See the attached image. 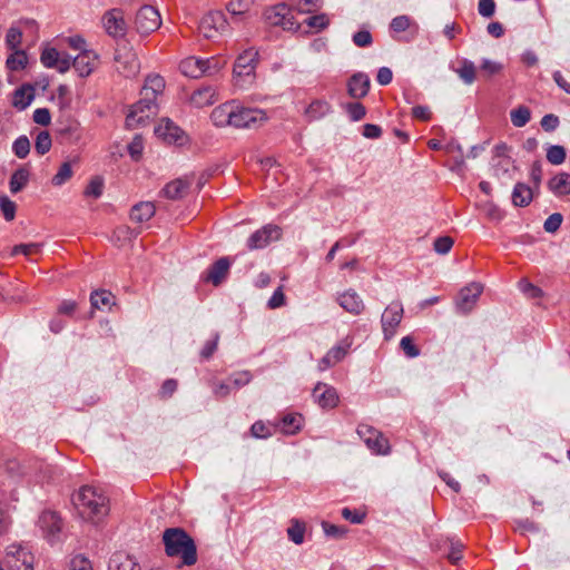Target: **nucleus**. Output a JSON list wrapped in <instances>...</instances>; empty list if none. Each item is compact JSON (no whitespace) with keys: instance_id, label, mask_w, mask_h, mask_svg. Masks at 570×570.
I'll list each match as a JSON object with an SVG mask.
<instances>
[{"instance_id":"obj_1","label":"nucleus","mask_w":570,"mask_h":570,"mask_svg":"<svg viewBox=\"0 0 570 570\" xmlns=\"http://www.w3.org/2000/svg\"><path fill=\"white\" fill-rule=\"evenodd\" d=\"M165 552L170 558H179L183 566L197 562V546L191 535L183 528H167L163 532Z\"/></svg>"},{"instance_id":"obj_2","label":"nucleus","mask_w":570,"mask_h":570,"mask_svg":"<svg viewBox=\"0 0 570 570\" xmlns=\"http://www.w3.org/2000/svg\"><path fill=\"white\" fill-rule=\"evenodd\" d=\"M72 502L78 513L87 520H99L109 511L107 497L90 485L81 487L73 494Z\"/></svg>"},{"instance_id":"obj_3","label":"nucleus","mask_w":570,"mask_h":570,"mask_svg":"<svg viewBox=\"0 0 570 570\" xmlns=\"http://www.w3.org/2000/svg\"><path fill=\"white\" fill-rule=\"evenodd\" d=\"M116 70L125 78H135L140 71V62L132 46L128 41L118 43L114 57Z\"/></svg>"},{"instance_id":"obj_4","label":"nucleus","mask_w":570,"mask_h":570,"mask_svg":"<svg viewBox=\"0 0 570 570\" xmlns=\"http://www.w3.org/2000/svg\"><path fill=\"white\" fill-rule=\"evenodd\" d=\"M257 63L258 52L253 49L245 50L237 57L233 69L237 86L244 88L253 83Z\"/></svg>"},{"instance_id":"obj_5","label":"nucleus","mask_w":570,"mask_h":570,"mask_svg":"<svg viewBox=\"0 0 570 570\" xmlns=\"http://www.w3.org/2000/svg\"><path fill=\"white\" fill-rule=\"evenodd\" d=\"M267 120L266 112L258 108L244 107L234 100L232 127L236 129H254Z\"/></svg>"},{"instance_id":"obj_6","label":"nucleus","mask_w":570,"mask_h":570,"mask_svg":"<svg viewBox=\"0 0 570 570\" xmlns=\"http://www.w3.org/2000/svg\"><path fill=\"white\" fill-rule=\"evenodd\" d=\"M156 111V99L142 95V98L131 106V109L126 117L127 128L135 129L145 126Z\"/></svg>"},{"instance_id":"obj_7","label":"nucleus","mask_w":570,"mask_h":570,"mask_svg":"<svg viewBox=\"0 0 570 570\" xmlns=\"http://www.w3.org/2000/svg\"><path fill=\"white\" fill-rule=\"evenodd\" d=\"M356 432L373 453L382 455L390 453L389 440L379 430L368 424H360Z\"/></svg>"},{"instance_id":"obj_8","label":"nucleus","mask_w":570,"mask_h":570,"mask_svg":"<svg viewBox=\"0 0 570 570\" xmlns=\"http://www.w3.org/2000/svg\"><path fill=\"white\" fill-rule=\"evenodd\" d=\"M33 556L21 544H10L7 548L6 562L11 570H33Z\"/></svg>"},{"instance_id":"obj_9","label":"nucleus","mask_w":570,"mask_h":570,"mask_svg":"<svg viewBox=\"0 0 570 570\" xmlns=\"http://www.w3.org/2000/svg\"><path fill=\"white\" fill-rule=\"evenodd\" d=\"M483 292V285L472 282L461 288L455 301L456 311L463 315L469 314L475 306Z\"/></svg>"},{"instance_id":"obj_10","label":"nucleus","mask_w":570,"mask_h":570,"mask_svg":"<svg viewBox=\"0 0 570 570\" xmlns=\"http://www.w3.org/2000/svg\"><path fill=\"white\" fill-rule=\"evenodd\" d=\"M403 305L401 302H392L381 316L382 331L385 340H391L403 318Z\"/></svg>"},{"instance_id":"obj_11","label":"nucleus","mask_w":570,"mask_h":570,"mask_svg":"<svg viewBox=\"0 0 570 570\" xmlns=\"http://www.w3.org/2000/svg\"><path fill=\"white\" fill-rule=\"evenodd\" d=\"M282 236V229L277 225L267 224L254 232L247 239V248L249 250L266 247L273 240H278Z\"/></svg>"},{"instance_id":"obj_12","label":"nucleus","mask_w":570,"mask_h":570,"mask_svg":"<svg viewBox=\"0 0 570 570\" xmlns=\"http://www.w3.org/2000/svg\"><path fill=\"white\" fill-rule=\"evenodd\" d=\"M135 24L138 32L148 35L160 27L161 18L156 8L144 6L136 14Z\"/></svg>"},{"instance_id":"obj_13","label":"nucleus","mask_w":570,"mask_h":570,"mask_svg":"<svg viewBox=\"0 0 570 570\" xmlns=\"http://www.w3.org/2000/svg\"><path fill=\"white\" fill-rule=\"evenodd\" d=\"M199 32L206 39H213L216 37V33L223 32L227 28V20L222 11H212L199 22Z\"/></svg>"},{"instance_id":"obj_14","label":"nucleus","mask_w":570,"mask_h":570,"mask_svg":"<svg viewBox=\"0 0 570 570\" xmlns=\"http://www.w3.org/2000/svg\"><path fill=\"white\" fill-rule=\"evenodd\" d=\"M102 23L108 36L117 39L122 38L127 31L124 13L119 9H111L102 17Z\"/></svg>"},{"instance_id":"obj_15","label":"nucleus","mask_w":570,"mask_h":570,"mask_svg":"<svg viewBox=\"0 0 570 570\" xmlns=\"http://www.w3.org/2000/svg\"><path fill=\"white\" fill-rule=\"evenodd\" d=\"M38 525L49 541H55L62 529L61 518L53 511H43L38 519Z\"/></svg>"},{"instance_id":"obj_16","label":"nucleus","mask_w":570,"mask_h":570,"mask_svg":"<svg viewBox=\"0 0 570 570\" xmlns=\"http://www.w3.org/2000/svg\"><path fill=\"white\" fill-rule=\"evenodd\" d=\"M230 265L232 262L228 257H220L209 266L203 279L212 283L214 286L220 285L227 277Z\"/></svg>"},{"instance_id":"obj_17","label":"nucleus","mask_w":570,"mask_h":570,"mask_svg":"<svg viewBox=\"0 0 570 570\" xmlns=\"http://www.w3.org/2000/svg\"><path fill=\"white\" fill-rule=\"evenodd\" d=\"M313 397L322 409H334L338 403L336 390L321 382L314 387Z\"/></svg>"},{"instance_id":"obj_18","label":"nucleus","mask_w":570,"mask_h":570,"mask_svg":"<svg viewBox=\"0 0 570 570\" xmlns=\"http://www.w3.org/2000/svg\"><path fill=\"white\" fill-rule=\"evenodd\" d=\"M371 80L364 72H356L347 80V94L351 98L362 99L370 91Z\"/></svg>"},{"instance_id":"obj_19","label":"nucleus","mask_w":570,"mask_h":570,"mask_svg":"<svg viewBox=\"0 0 570 570\" xmlns=\"http://www.w3.org/2000/svg\"><path fill=\"white\" fill-rule=\"evenodd\" d=\"M98 55L94 50H82L72 59V67L82 78L88 77L96 67Z\"/></svg>"},{"instance_id":"obj_20","label":"nucleus","mask_w":570,"mask_h":570,"mask_svg":"<svg viewBox=\"0 0 570 570\" xmlns=\"http://www.w3.org/2000/svg\"><path fill=\"white\" fill-rule=\"evenodd\" d=\"M338 305L353 315H360L364 308V302L354 289H347L337 297Z\"/></svg>"},{"instance_id":"obj_21","label":"nucleus","mask_w":570,"mask_h":570,"mask_svg":"<svg viewBox=\"0 0 570 570\" xmlns=\"http://www.w3.org/2000/svg\"><path fill=\"white\" fill-rule=\"evenodd\" d=\"M193 179L188 176L177 178L166 184L163 188V194L166 198L171 200L180 199L185 196L191 185Z\"/></svg>"},{"instance_id":"obj_22","label":"nucleus","mask_w":570,"mask_h":570,"mask_svg":"<svg viewBox=\"0 0 570 570\" xmlns=\"http://www.w3.org/2000/svg\"><path fill=\"white\" fill-rule=\"evenodd\" d=\"M233 112L234 100L215 107L210 114V119L216 127H232Z\"/></svg>"},{"instance_id":"obj_23","label":"nucleus","mask_w":570,"mask_h":570,"mask_svg":"<svg viewBox=\"0 0 570 570\" xmlns=\"http://www.w3.org/2000/svg\"><path fill=\"white\" fill-rule=\"evenodd\" d=\"M217 100V91L212 86L202 87L195 90L190 97L191 104L197 108H203L213 105Z\"/></svg>"},{"instance_id":"obj_24","label":"nucleus","mask_w":570,"mask_h":570,"mask_svg":"<svg viewBox=\"0 0 570 570\" xmlns=\"http://www.w3.org/2000/svg\"><path fill=\"white\" fill-rule=\"evenodd\" d=\"M90 305L92 309L111 311L115 296L109 291L96 289L90 294Z\"/></svg>"},{"instance_id":"obj_25","label":"nucleus","mask_w":570,"mask_h":570,"mask_svg":"<svg viewBox=\"0 0 570 570\" xmlns=\"http://www.w3.org/2000/svg\"><path fill=\"white\" fill-rule=\"evenodd\" d=\"M548 188L558 197L570 195V174H557L548 181Z\"/></svg>"},{"instance_id":"obj_26","label":"nucleus","mask_w":570,"mask_h":570,"mask_svg":"<svg viewBox=\"0 0 570 570\" xmlns=\"http://www.w3.org/2000/svg\"><path fill=\"white\" fill-rule=\"evenodd\" d=\"M155 134L168 142H177L179 141L183 131L171 120L166 119L155 128Z\"/></svg>"},{"instance_id":"obj_27","label":"nucleus","mask_w":570,"mask_h":570,"mask_svg":"<svg viewBox=\"0 0 570 570\" xmlns=\"http://www.w3.org/2000/svg\"><path fill=\"white\" fill-rule=\"evenodd\" d=\"M204 67V59L196 57H188L179 63L180 71L190 78H199L206 73Z\"/></svg>"},{"instance_id":"obj_28","label":"nucleus","mask_w":570,"mask_h":570,"mask_svg":"<svg viewBox=\"0 0 570 570\" xmlns=\"http://www.w3.org/2000/svg\"><path fill=\"white\" fill-rule=\"evenodd\" d=\"M156 213L155 204L151 202H140L132 206L130 210V219L136 223L149 220Z\"/></svg>"},{"instance_id":"obj_29","label":"nucleus","mask_w":570,"mask_h":570,"mask_svg":"<svg viewBox=\"0 0 570 570\" xmlns=\"http://www.w3.org/2000/svg\"><path fill=\"white\" fill-rule=\"evenodd\" d=\"M511 198L514 206L525 207L532 202V189L523 183H518L513 188Z\"/></svg>"},{"instance_id":"obj_30","label":"nucleus","mask_w":570,"mask_h":570,"mask_svg":"<svg viewBox=\"0 0 570 570\" xmlns=\"http://www.w3.org/2000/svg\"><path fill=\"white\" fill-rule=\"evenodd\" d=\"M30 178V171L27 167L21 166L11 175L9 187L12 194L21 191L28 184Z\"/></svg>"},{"instance_id":"obj_31","label":"nucleus","mask_w":570,"mask_h":570,"mask_svg":"<svg viewBox=\"0 0 570 570\" xmlns=\"http://www.w3.org/2000/svg\"><path fill=\"white\" fill-rule=\"evenodd\" d=\"M109 570H141V568L130 556L118 553L110 559Z\"/></svg>"},{"instance_id":"obj_32","label":"nucleus","mask_w":570,"mask_h":570,"mask_svg":"<svg viewBox=\"0 0 570 570\" xmlns=\"http://www.w3.org/2000/svg\"><path fill=\"white\" fill-rule=\"evenodd\" d=\"M288 8L289 7L285 3H278L272 8H268L264 12V17L271 26L281 27L282 23H284L285 14L288 13Z\"/></svg>"},{"instance_id":"obj_33","label":"nucleus","mask_w":570,"mask_h":570,"mask_svg":"<svg viewBox=\"0 0 570 570\" xmlns=\"http://www.w3.org/2000/svg\"><path fill=\"white\" fill-rule=\"evenodd\" d=\"M165 88V80L159 75H151L146 78L145 86L142 87L141 95L153 97L156 99L158 94H161Z\"/></svg>"},{"instance_id":"obj_34","label":"nucleus","mask_w":570,"mask_h":570,"mask_svg":"<svg viewBox=\"0 0 570 570\" xmlns=\"http://www.w3.org/2000/svg\"><path fill=\"white\" fill-rule=\"evenodd\" d=\"M303 416L297 413L286 414L281 421V430L285 434H295L302 429Z\"/></svg>"},{"instance_id":"obj_35","label":"nucleus","mask_w":570,"mask_h":570,"mask_svg":"<svg viewBox=\"0 0 570 570\" xmlns=\"http://www.w3.org/2000/svg\"><path fill=\"white\" fill-rule=\"evenodd\" d=\"M7 58L6 67L10 71H19L26 68L28 63V56L24 50L16 49Z\"/></svg>"},{"instance_id":"obj_36","label":"nucleus","mask_w":570,"mask_h":570,"mask_svg":"<svg viewBox=\"0 0 570 570\" xmlns=\"http://www.w3.org/2000/svg\"><path fill=\"white\" fill-rule=\"evenodd\" d=\"M493 161V170L497 177L511 178V173L515 169L514 161L511 157H503Z\"/></svg>"},{"instance_id":"obj_37","label":"nucleus","mask_w":570,"mask_h":570,"mask_svg":"<svg viewBox=\"0 0 570 570\" xmlns=\"http://www.w3.org/2000/svg\"><path fill=\"white\" fill-rule=\"evenodd\" d=\"M331 111V105L325 100H314L306 109V115L309 119L316 120Z\"/></svg>"},{"instance_id":"obj_38","label":"nucleus","mask_w":570,"mask_h":570,"mask_svg":"<svg viewBox=\"0 0 570 570\" xmlns=\"http://www.w3.org/2000/svg\"><path fill=\"white\" fill-rule=\"evenodd\" d=\"M305 531V523L297 519H293L291 521V525L287 529V537L295 544H302L304 542Z\"/></svg>"},{"instance_id":"obj_39","label":"nucleus","mask_w":570,"mask_h":570,"mask_svg":"<svg viewBox=\"0 0 570 570\" xmlns=\"http://www.w3.org/2000/svg\"><path fill=\"white\" fill-rule=\"evenodd\" d=\"M511 122L514 127H524L531 119V111L527 106H519L510 111Z\"/></svg>"},{"instance_id":"obj_40","label":"nucleus","mask_w":570,"mask_h":570,"mask_svg":"<svg viewBox=\"0 0 570 570\" xmlns=\"http://www.w3.org/2000/svg\"><path fill=\"white\" fill-rule=\"evenodd\" d=\"M459 77L466 85H471L475 80V66L472 61L464 59L461 67L456 70Z\"/></svg>"},{"instance_id":"obj_41","label":"nucleus","mask_w":570,"mask_h":570,"mask_svg":"<svg viewBox=\"0 0 570 570\" xmlns=\"http://www.w3.org/2000/svg\"><path fill=\"white\" fill-rule=\"evenodd\" d=\"M73 175L71 163L66 161L61 164L57 174L52 177L51 183L53 186H62L66 184Z\"/></svg>"},{"instance_id":"obj_42","label":"nucleus","mask_w":570,"mask_h":570,"mask_svg":"<svg viewBox=\"0 0 570 570\" xmlns=\"http://www.w3.org/2000/svg\"><path fill=\"white\" fill-rule=\"evenodd\" d=\"M567 157L566 148L560 145H551L547 149V160L551 165H561L564 163Z\"/></svg>"},{"instance_id":"obj_43","label":"nucleus","mask_w":570,"mask_h":570,"mask_svg":"<svg viewBox=\"0 0 570 570\" xmlns=\"http://www.w3.org/2000/svg\"><path fill=\"white\" fill-rule=\"evenodd\" d=\"M13 154L20 158H26L30 153V141L27 136H19L12 144Z\"/></svg>"},{"instance_id":"obj_44","label":"nucleus","mask_w":570,"mask_h":570,"mask_svg":"<svg viewBox=\"0 0 570 570\" xmlns=\"http://www.w3.org/2000/svg\"><path fill=\"white\" fill-rule=\"evenodd\" d=\"M52 146L51 136L48 131L43 130L37 135L35 149L39 155L47 154Z\"/></svg>"},{"instance_id":"obj_45","label":"nucleus","mask_w":570,"mask_h":570,"mask_svg":"<svg viewBox=\"0 0 570 570\" xmlns=\"http://www.w3.org/2000/svg\"><path fill=\"white\" fill-rule=\"evenodd\" d=\"M22 40V31L16 26H11L6 35V45L10 50H16Z\"/></svg>"},{"instance_id":"obj_46","label":"nucleus","mask_w":570,"mask_h":570,"mask_svg":"<svg viewBox=\"0 0 570 570\" xmlns=\"http://www.w3.org/2000/svg\"><path fill=\"white\" fill-rule=\"evenodd\" d=\"M292 6L301 13H309L322 6V0H291Z\"/></svg>"},{"instance_id":"obj_47","label":"nucleus","mask_w":570,"mask_h":570,"mask_svg":"<svg viewBox=\"0 0 570 570\" xmlns=\"http://www.w3.org/2000/svg\"><path fill=\"white\" fill-rule=\"evenodd\" d=\"M104 191V180L101 177H94L87 185L83 195L86 197L99 198Z\"/></svg>"},{"instance_id":"obj_48","label":"nucleus","mask_w":570,"mask_h":570,"mask_svg":"<svg viewBox=\"0 0 570 570\" xmlns=\"http://www.w3.org/2000/svg\"><path fill=\"white\" fill-rule=\"evenodd\" d=\"M252 0H230L226 9L233 16H242L250 9Z\"/></svg>"},{"instance_id":"obj_49","label":"nucleus","mask_w":570,"mask_h":570,"mask_svg":"<svg viewBox=\"0 0 570 570\" xmlns=\"http://www.w3.org/2000/svg\"><path fill=\"white\" fill-rule=\"evenodd\" d=\"M519 289L529 298H540L543 296V291L525 278L519 282Z\"/></svg>"},{"instance_id":"obj_50","label":"nucleus","mask_w":570,"mask_h":570,"mask_svg":"<svg viewBox=\"0 0 570 570\" xmlns=\"http://www.w3.org/2000/svg\"><path fill=\"white\" fill-rule=\"evenodd\" d=\"M345 110L352 121H360L366 115V108L361 102H348L345 105Z\"/></svg>"},{"instance_id":"obj_51","label":"nucleus","mask_w":570,"mask_h":570,"mask_svg":"<svg viewBox=\"0 0 570 570\" xmlns=\"http://www.w3.org/2000/svg\"><path fill=\"white\" fill-rule=\"evenodd\" d=\"M137 236V233L130 228L129 226L121 225L114 229L112 232V239H115L117 243H124L127 240H131Z\"/></svg>"},{"instance_id":"obj_52","label":"nucleus","mask_w":570,"mask_h":570,"mask_svg":"<svg viewBox=\"0 0 570 570\" xmlns=\"http://www.w3.org/2000/svg\"><path fill=\"white\" fill-rule=\"evenodd\" d=\"M60 56L56 48H45L40 55V61L46 68H53Z\"/></svg>"},{"instance_id":"obj_53","label":"nucleus","mask_w":570,"mask_h":570,"mask_svg":"<svg viewBox=\"0 0 570 570\" xmlns=\"http://www.w3.org/2000/svg\"><path fill=\"white\" fill-rule=\"evenodd\" d=\"M40 250L41 244L39 243L19 244L12 248L11 255L16 256L22 254L24 256H31L39 254Z\"/></svg>"},{"instance_id":"obj_54","label":"nucleus","mask_w":570,"mask_h":570,"mask_svg":"<svg viewBox=\"0 0 570 570\" xmlns=\"http://www.w3.org/2000/svg\"><path fill=\"white\" fill-rule=\"evenodd\" d=\"M32 99L33 95H26L23 88H18L14 91L12 105L18 109L23 110L31 104Z\"/></svg>"},{"instance_id":"obj_55","label":"nucleus","mask_w":570,"mask_h":570,"mask_svg":"<svg viewBox=\"0 0 570 570\" xmlns=\"http://www.w3.org/2000/svg\"><path fill=\"white\" fill-rule=\"evenodd\" d=\"M305 23L317 31L324 30L330 24V19L325 13L311 16L305 20Z\"/></svg>"},{"instance_id":"obj_56","label":"nucleus","mask_w":570,"mask_h":570,"mask_svg":"<svg viewBox=\"0 0 570 570\" xmlns=\"http://www.w3.org/2000/svg\"><path fill=\"white\" fill-rule=\"evenodd\" d=\"M453 244H454V240L452 237L440 236L434 240L433 249L440 255H445L451 250Z\"/></svg>"},{"instance_id":"obj_57","label":"nucleus","mask_w":570,"mask_h":570,"mask_svg":"<svg viewBox=\"0 0 570 570\" xmlns=\"http://www.w3.org/2000/svg\"><path fill=\"white\" fill-rule=\"evenodd\" d=\"M322 529L327 537L335 539L343 538L347 532V529L345 527L335 525L327 521L322 522Z\"/></svg>"},{"instance_id":"obj_58","label":"nucleus","mask_w":570,"mask_h":570,"mask_svg":"<svg viewBox=\"0 0 570 570\" xmlns=\"http://www.w3.org/2000/svg\"><path fill=\"white\" fill-rule=\"evenodd\" d=\"M411 26V18L402 14L392 19L390 28L392 31L400 33L406 31Z\"/></svg>"},{"instance_id":"obj_59","label":"nucleus","mask_w":570,"mask_h":570,"mask_svg":"<svg viewBox=\"0 0 570 570\" xmlns=\"http://www.w3.org/2000/svg\"><path fill=\"white\" fill-rule=\"evenodd\" d=\"M0 208L6 220L10 222L16 215V204L7 196L0 197Z\"/></svg>"},{"instance_id":"obj_60","label":"nucleus","mask_w":570,"mask_h":570,"mask_svg":"<svg viewBox=\"0 0 570 570\" xmlns=\"http://www.w3.org/2000/svg\"><path fill=\"white\" fill-rule=\"evenodd\" d=\"M218 341L219 334L215 333L213 338L204 344L203 348L200 350V357L203 360H209L214 355L217 350Z\"/></svg>"},{"instance_id":"obj_61","label":"nucleus","mask_w":570,"mask_h":570,"mask_svg":"<svg viewBox=\"0 0 570 570\" xmlns=\"http://www.w3.org/2000/svg\"><path fill=\"white\" fill-rule=\"evenodd\" d=\"M563 222V216L560 213L551 214L544 222L543 228L547 233L557 232Z\"/></svg>"},{"instance_id":"obj_62","label":"nucleus","mask_w":570,"mask_h":570,"mask_svg":"<svg viewBox=\"0 0 570 570\" xmlns=\"http://www.w3.org/2000/svg\"><path fill=\"white\" fill-rule=\"evenodd\" d=\"M353 42L355 46L364 48L368 47L373 42V37L368 30H358L353 35Z\"/></svg>"},{"instance_id":"obj_63","label":"nucleus","mask_w":570,"mask_h":570,"mask_svg":"<svg viewBox=\"0 0 570 570\" xmlns=\"http://www.w3.org/2000/svg\"><path fill=\"white\" fill-rule=\"evenodd\" d=\"M252 380V375L247 371L238 372L228 377V382L236 389L247 385Z\"/></svg>"},{"instance_id":"obj_64","label":"nucleus","mask_w":570,"mask_h":570,"mask_svg":"<svg viewBox=\"0 0 570 570\" xmlns=\"http://www.w3.org/2000/svg\"><path fill=\"white\" fill-rule=\"evenodd\" d=\"M70 570H92V566L89 559L77 554L70 560Z\"/></svg>"}]
</instances>
